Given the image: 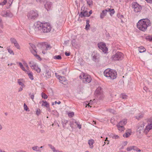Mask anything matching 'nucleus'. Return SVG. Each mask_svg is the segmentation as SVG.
I'll list each match as a JSON object with an SVG mask.
<instances>
[{
    "label": "nucleus",
    "mask_w": 152,
    "mask_h": 152,
    "mask_svg": "<svg viewBox=\"0 0 152 152\" xmlns=\"http://www.w3.org/2000/svg\"><path fill=\"white\" fill-rule=\"evenodd\" d=\"M51 27L49 23H42L37 21L34 23L29 28V31L33 33L35 31H40L43 33L49 32L51 30Z\"/></svg>",
    "instance_id": "obj_1"
},
{
    "label": "nucleus",
    "mask_w": 152,
    "mask_h": 152,
    "mask_svg": "<svg viewBox=\"0 0 152 152\" xmlns=\"http://www.w3.org/2000/svg\"><path fill=\"white\" fill-rule=\"evenodd\" d=\"M151 25L150 21L148 19H142L139 21L137 23V27L140 30L145 31L147 27Z\"/></svg>",
    "instance_id": "obj_2"
},
{
    "label": "nucleus",
    "mask_w": 152,
    "mask_h": 152,
    "mask_svg": "<svg viewBox=\"0 0 152 152\" xmlns=\"http://www.w3.org/2000/svg\"><path fill=\"white\" fill-rule=\"evenodd\" d=\"M104 75L108 78L114 80L116 78L117 73L114 70L108 68L104 70Z\"/></svg>",
    "instance_id": "obj_3"
},
{
    "label": "nucleus",
    "mask_w": 152,
    "mask_h": 152,
    "mask_svg": "<svg viewBox=\"0 0 152 152\" xmlns=\"http://www.w3.org/2000/svg\"><path fill=\"white\" fill-rule=\"evenodd\" d=\"M38 16L37 12L36 10H31L27 14V16L29 19L34 20L37 18Z\"/></svg>",
    "instance_id": "obj_4"
},
{
    "label": "nucleus",
    "mask_w": 152,
    "mask_h": 152,
    "mask_svg": "<svg viewBox=\"0 0 152 152\" xmlns=\"http://www.w3.org/2000/svg\"><path fill=\"white\" fill-rule=\"evenodd\" d=\"M132 8L135 13L140 12L142 10L141 6L136 2H133L132 4Z\"/></svg>",
    "instance_id": "obj_5"
},
{
    "label": "nucleus",
    "mask_w": 152,
    "mask_h": 152,
    "mask_svg": "<svg viewBox=\"0 0 152 152\" xmlns=\"http://www.w3.org/2000/svg\"><path fill=\"white\" fill-rule=\"evenodd\" d=\"M124 55L121 52H118L112 57V59L114 61L121 60L124 58Z\"/></svg>",
    "instance_id": "obj_6"
},
{
    "label": "nucleus",
    "mask_w": 152,
    "mask_h": 152,
    "mask_svg": "<svg viewBox=\"0 0 152 152\" xmlns=\"http://www.w3.org/2000/svg\"><path fill=\"white\" fill-rule=\"evenodd\" d=\"M82 75L83 76V82L86 83L91 81L92 79L90 75H86L84 73H82Z\"/></svg>",
    "instance_id": "obj_7"
},
{
    "label": "nucleus",
    "mask_w": 152,
    "mask_h": 152,
    "mask_svg": "<svg viewBox=\"0 0 152 152\" xmlns=\"http://www.w3.org/2000/svg\"><path fill=\"white\" fill-rule=\"evenodd\" d=\"M98 46L99 49L102 50L104 53H106L108 50L107 48L106 47L105 43L100 42L98 43Z\"/></svg>",
    "instance_id": "obj_8"
},
{
    "label": "nucleus",
    "mask_w": 152,
    "mask_h": 152,
    "mask_svg": "<svg viewBox=\"0 0 152 152\" xmlns=\"http://www.w3.org/2000/svg\"><path fill=\"white\" fill-rule=\"evenodd\" d=\"M145 124L143 123L140 126H139L137 129V132L138 134H142L145 133V129H144Z\"/></svg>",
    "instance_id": "obj_9"
},
{
    "label": "nucleus",
    "mask_w": 152,
    "mask_h": 152,
    "mask_svg": "<svg viewBox=\"0 0 152 152\" xmlns=\"http://www.w3.org/2000/svg\"><path fill=\"white\" fill-rule=\"evenodd\" d=\"M29 44L30 45V51L33 54L37 52V49L36 46L32 43H30Z\"/></svg>",
    "instance_id": "obj_10"
},
{
    "label": "nucleus",
    "mask_w": 152,
    "mask_h": 152,
    "mask_svg": "<svg viewBox=\"0 0 152 152\" xmlns=\"http://www.w3.org/2000/svg\"><path fill=\"white\" fill-rule=\"evenodd\" d=\"M152 129V124H148L145 129V134H147L150 130Z\"/></svg>",
    "instance_id": "obj_11"
},
{
    "label": "nucleus",
    "mask_w": 152,
    "mask_h": 152,
    "mask_svg": "<svg viewBox=\"0 0 152 152\" xmlns=\"http://www.w3.org/2000/svg\"><path fill=\"white\" fill-rule=\"evenodd\" d=\"M43 75L47 78H49L51 77L50 73L49 71L45 69L43 70Z\"/></svg>",
    "instance_id": "obj_12"
},
{
    "label": "nucleus",
    "mask_w": 152,
    "mask_h": 152,
    "mask_svg": "<svg viewBox=\"0 0 152 152\" xmlns=\"http://www.w3.org/2000/svg\"><path fill=\"white\" fill-rule=\"evenodd\" d=\"M52 6L51 2L49 1H47L45 5V7L48 11L51 8Z\"/></svg>",
    "instance_id": "obj_13"
},
{
    "label": "nucleus",
    "mask_w": 152,
    "mask_h": 152,
    "mask_svg": "<svg viewBox=\"0 0 152 152\" xmlns=\"http://www.w3.org/2000/svg\"><path fill=\"white\" fill-rule=\"evenodd\" d=\"M31 68L32 69L38 72H40V69L38 67L36 64H35L34 66L33 65H31Z\"/></svg>",
    "instance_id": "obj_14"
},
{
    "label": "nucleus",
    "mask_w": 152,
    "mask_h": 152,
    "mask_svg": "<svg viewBox=\"0 0 152 152\" xmlns=\"http://www.w3.org/2000/svg\"><path fill=\"white\" fill-rule=\"evenodd\" d=\"M79 16L81 18H83L85 17H89L90 15L88 14V12L86 11L85 12H80V13L79 14Z\"/></svg>",
    "instance_id": "obj_15"
},
{
    "label": "nucleus",
    "mask_w": 152,
    "mask_h": 152,
    "mask_svg": "<svg viewBox=\"0 0 152 152\" xmlns=\"http://www.w3.org/2000/svg\"><path fill=\"white\" fill-rule=\"evenodd\" d=\"M1 15L4 17H10L11 15V14L10 12L4 11L1 13Z\"/></svg>",
    "instance_id": "obj_16"
},
{
    "label": "nucleus",
    "mask_w": 152,
    "mask_h": 152,
    "mask_svg": "<svg viewBox=\"0 0 152 152\" xmlns=\"http://www.w3.org/2000/svg\"><path fill=\"white\" fill-rule=\"evenodd\" d=\"M58 78L59 79L60 82L62 83L66 80V79L64 77H61L59 75H58Z\"/></svg>",
    "instance_id": "obj_17"
},
{
    "label": "nucleus",
    "mask_w": 152,
    "mask_h": 152,
    "mask_svg": "<svg viewBox=\"0 0 152 152\" xmlns=\"http://www.w3.org/2000/svg\"><path fill=\"white\" fill-rule=\"evenodd\" d=\"M94 143V141L93 139H91L88 140V144L89 145L90 148H92L93 147V144Z\"/></svg>",
    "instance_id": "obj_18"
},
{
    "label": "nucleus",
    "mask_w": 152,
    "mask_h": 152,
    "mask_svg": "<svg viewBox=\"0 0 152 152\" xmlns=\"http://www.w3.org/2000/svg\"><path fill=\"white\" fill-rule=\"evenodd\" d=\"M144 116V113H140L135 116L136 118L138 120L142 118Z\"/></svg>",
    "instance_id": "obj_19"
},
{
    "label": "nucleus",
    "mask_w": 152,
    "mask_h": 152,
    "mask_svg": "<svg viewBox=\"0 0 152 152\" xmlns=\"http://www.w3.org/2000/svg\"><path fill=\"white\" fill-rule=\"evenodd\" d=\"M107 12V10L102 11V12L101 14L100 17L101 19H103L106 15Z\"/></svg>",
    "instance_id": "obj_20"
},
{
    "label": "nucleus",
    "mask_w": 152,
    "mask_h": 152,
    "mask_svg": "<svg viewBox=\"0 0 152 152\" xmlns=\"http://www.w3.org/2000/svg\"><path fill=\"white\" fill-rule=\"evenodd\" d=\"M100 56L99 54L96 53L93 56V59L94 60L96 61V60L99 59Z\"/></svg>",
    "instance_id": "obj_21"
},
{
    "label": "nucleus",
    "mask_w": 152,
    "mask_h": 152,
    "mask_svg": "<svg viewBox=\"0 0 152 152\" xmlns=\"http://www.w3.org/2000/svg\"><path fill=\"white\" fill-rule=\"evenodd\" d=\"M117 126L118 130L121 132L124 130V128L123 126H120V125L117 124Z\"/></svg>",
    "instance_id": "obj_22"
},
{
    "label": "nucleus",
    "mask_w": 152,
    "mask_h": 152,
    "mask_svg": "<svg viewBox=\"0 0 152 152\" xmlns=\"http://www.w3.org/2000/svg\"><path fill=\"white\" fill-rule=\"evenodd\" d=\"M26 72H27V74H28L29 77L30 79L31 80H33L34 78L32 72L28 71Z\"/></svg>",
    "instance_id": "obj_23"
},
{
    "label": "nucleus",
    "mask_w": 152,
    "mask_h": 152,
    "mask_svg": "<svg viewBox=\"0 0 152 152\" xmlns=\"http://www.w3.org/2000/svg\"><path fill=\"white\" fill-rule=\"evenodd\" d=\"M127 123L126 120L124 119L121 121L119 122V123L118 124V125H120V126H123L125 125Z\"/></svg>",
    "instance_id": "obj_24"
},
{
    "label": "nucleus",
    "mask_w": 152,
    "mask_h": 152,
    "mask_svg": "<svg viewBox=\"0 0 152 152\" xmlns=\"http://www.w3.org/2000/svg\"><path fill=\"white\" fill-rule=\"evenodd\" d=\"M92 102L91 100H90L89 102H86L84 103V105H85L86 107L87 106H88V107H91V105L92 104Z\"/></svg>",
    "instance_id": "obj_25"
},
{
    "label": "nucleus",
    "mask_w": 152,
    "mask_h": 152,
    "mask_svg": "<svg viewBox=\"0 0 152 152\" xmlns=\"http://www.w3.org/2000/svg\"><path fill=\"white\" fill-rule=\"evenodd\" d=\"M43 103L42 104V106H43L46 107L47 108H49V104L46 101H42Z\"/></svg>",
    "instance_id": "obj_26"
},
{
    "label": "nucleus",
    "mask_w": 152,
    "mask_h": 152,
    "mask_svg": "<svg viewBox=\"0 0 152 152\" xmlns=\"http://www.w3.org/2000/svg\"><path fill=\"white\" fill-rule=\"evenodd\" d=\"M139 51L140 53H142L145 52L146 50L145 49L143 46H141L139 48Z\"/></svg>",
    "instance_id": "obj_27"
},
{
    "label": "nucleus",
    "mask_w": 152,
    "mask_h": 152,
    "mask_svg": "<svg viewBox=\"0 0 152 152\" xmlns=\"http://www.w3.org/2000/svg\"><path fill=\"white\" fill-rule=\"evenodd\" d=\"M101 88L100 87H98L96 89L95 93L97 94H99L101 93Z\"/></svg>",
    "instance_id": "obj_28"
},
{
    "label": "nucleus",
    "mask_w": 152,
    "mask_h": 152,
    "mask_svg": "<svg viewBox=\"0 0 152 152\" xmlns=\"http://www.w3.org/2000/svg\"><path fill=\"white\" fill-rule=\"evenodd\" d=\"M146 121L148 124H152V117L146 119Z\"/></svg>",
    "instance_id": "obj_29"
},
{
    "label": "nucleus",
    "mask_w": 152,
    "mask_h": 152,
    "mask_svg": "<svg viewBox=\"0 0 152 152\" xmlns=\"http://www.w3.org/2000/svg\"><path fill=\"white\" fill-rule=\"evenodd\" d=\"M18 82L19 84L22 87L24 88L25 87L24 84L21 81L20 79H18Z\"/></svg>",
    "instance_id": "obj_30"
},
{
    "label": "nucleus",
    "mask_w": 152,
    "mask_h": 152,
    "mask_svg": "<svg viewBox=\"0 0 152 152\" xmlns=\"http://www.w3.org/2000/svg\"><path fill=\"white\" fill-rule=\"evenodd\" d=\"M53 59H55L61 60L62 59L61 55H56L53 57Z\"/></svg>",
    "instance_id": "obj_31"
},
{
    "label": "nucleus",
    "mask_w": 152,
    "mask_h": 152,
    "mask_svg": "<svg viewBox=\"0 0 152 152\" xmlns=\"http://www.w3.org/2000/svg\"><path fill=\"white\" fill-rule=\"evenodd\" d=\"M107 10V12H110V15L112 16L113 15L114 12L115 11L113 9H108Z\"/></svg>",
    "instance_id": "obj_32"
},
{
    "label": "nucleus",
    "mask_w": 152,
    "mask_h": 152,
    "mask_svg": "<svg viewBox=\"0 0 152 152\" xmlns=\"http://www.w3.org/2000/svg\"><path fill=\"white\" fill-rule=\"evenodd\" d=\"M7 50H8V52L11 54L12 55H14V53L13 50L10 49V47H7Z\"/></svg>",
    "instance_id": "obj_33"
},
{
    "label": "nucleus",
    "mask_w": 152,
    "mask_h": 152,
    "mask_svg": "<svg viewBox=\"0 0 152 152\" xmlns=\"http://www.w3.org/2000/svg\"><path fill=\"white\" fill-rule=\"evenodd\" d=\"M10 40L12 43L13 44H15V43H16L17 42L16 39L13 38H11Z\"/></svg>",
    "instance_id": "obj_34"
},
{
    "label": "nucleus",
    "mask_w": 152,
    "mask_h": 152,
    "mask_svg": "<svg viewBox=\"0 0 152 152\" xmlns=\"http://www.w3.org/2000/svg\"><path fill=\"white\" fill-rule=\"evenodd\" d=\"M32 149L34 151H39V147H38L37 146H35L33 147L32 148Z\"/></svg>",
    "instance_id": "obj_35"
},
{
    "label": "nucleus",
    "mask_w": 152,
    "mask_h": 152,
    "mask_svg": "<svg viewBox=\"0 0 152 152\" xmlns=\"http://www.w3.org/2000/svg\"><path fill=\"white\" fill-rule=\"evenodd\" d=\"M111 136L114 139H117L119 138V137L118 135L114 134H112Z\"/></svg>",
    "instance_id": "obj_36"
},
{
    "label": "nucleus",
    "mask_w": 152,
    "mask_h": 152,
    "mask_svg": "<svg viewBox=\"0 0 152 152\" xmlns=\"http://www.w3.org/2000/svg\"><path fill=\"white\" fill-rule=\"evenodd\" d=\"M68 116L69 117H73L74 115V113L73 112H69L68 113Z\"/></svg>",
    "instance_id": "obj_37"
},
{
    "label": "nucleus",
    "mask_w": 152,
    "mask_h": 152,
    "mask_svg": "<svg viewBox=\"0 0 152 152\" xmlns=\"http://www.w3.org/2000/svg\"><path fill=\"white\" fill-rule=\"evenodd\" d=\"M146 39L149 41H152V35L147 36L146 37Z\"/></svg>",
    "instance_id": "obj_38"
},
{
    "label": "nucleus",
    "mask_w": 152,
    "mask_h": 152,
    "mask_svg": "<svg viewBox=\"0 0 152 152\" xmlns=\"http://www.w3.org/2000/svg\"><path fill=\"white\" fill-rule=\"evenodd\" d=\"M15 46L18 49L20 50V48L18 42L14 44Z\"/></svg>",
    "instance_id": "obj_39"
},
{
    "label": "nucleus",
    "mask_w": 152,
    "mask_h": 152,
    "mask_svg": "<svg viewBox=\"0 0 152 152\" xmlns=\"http://www.w3.org/2000/svg\"><path fill=\"white\" fill-rule=\"evenodd\" d=\"M42 97L44 99H47L48 98L47 95L45 94L42 92L41 94Z\"/></svg>",
    "instance_id": "obj_40"
},
{
    "label": "nucleus",
    "mask_w": 152,
    "mask_h": 152,
    "mask_svg": "<svg viewBox=\"0 0 152 152\" xmlns=\"http://www.w3.org/2000/svg\"><path fill=\"white\" fill-rule=\"evenodd\" d=\"M131 134L129 132H126L125 134H124L123 136L126 137H127L130 136Z\"/></svg>",
    "instance_id": "obj_41"
},
{
    "label": "nucleus",
    "mask_w": 152,
    "mask_h": 152,
    "mask_svg": "<svg viewBox=\"0 0 152 152\" xmlns=\"http://www.w3.org/2000/svg\"><path fill=\"white\" fill-rule=\"evenodd\" d=\"M77 93L79 94H83V89L82 88H79L77 90Z\"/></svg>",
    "instance_id": "obj_42"
},
{
    "label": "nucleus",
    "mask_w": 152,
    "mask_h": 152,
    "mask_svg": "<svg viewBox=\"0 0 152 152\" xmlns=\"http://www.w3.org/2000/svg\"><path fill=\"white\" fill-rule=\"evenodd\" d=\"M121 97L123 99H126L127 98V96L125 94H122L121 96Z\"/></svg>",
    "instance_id": "obj_43"
},
{
    "label": "nucleus",
    "mask_w": 152,
    "mask_h": 152,
    "mask_svg": "<svg viewBox=\"0 0 152 152\" xmlns=\"http://www.w3.org/2000/svg\"><path fill=\"white\" fill-rule=\"evenodd\" d=\"M33 54L34 55V56H35L36 58L40 60L41 59V58L37 54V52L35 53H34V54Z\"/></svg>",
    "instance_id": "obj_44"
},
{
    "label": "nucleus",
    "mask_w": 152,
    "mask_h": 152,
    "mask_svg": "<svg viewBox=\"0 0 152 152\" xmlns=\"http://www.w3.org/2000/svg\"><path fill=\"white\" fill-rule=\"evenodd\" d=\"M49 146L54 152H57V150H56L55 149V148L54 147L52 146L51 145H50Z\"/></svg>",
    "instance_id": "obj_45"
},
{
    "label": "nucleus",
    "mask_w": 152,
    "mask_h": 152,
    "mask_svg": "<svg viewBox=\"0 0 152 152\" xmlns=\"http://www.w3.org/2000/svg\"><path fill=\"white\" fill-rule=\"evenodd\" d=\"M133 148V146H130L129 147H128L126 148V150L127 151H130Z\"/></svg>",
    "instance_id": "obj_46"
},
{
    "label": "nucleus",
    "mask_w": 152,
    "mask_h": 152,
    "mask_svg": "<svg viewBox=\"0 0 152 152\" xmlns=\"http://www.w3.org/2000/svg\"><path fill=\"white\" fill-rule=\"evenodd\" d=\"M41 112V110L39 109H37L36 111V114L37 115H39Z\"/></svg>",
    "instance_id": "obj_47"
},
{
    "label": "nucleus",
    "mask_w": 152,
    "mask_h": 152,
    "mask_svg": "<svg viewBox=\"0 0 152 152\" xmlns=\"http://www.w3.org/2000/svg\"><path fill=\"white\" fill-rule=\"evenodd\" d=\"M29 64L31 67V65H33V66H34L35 64H36L35 63H34V62L33 61H30L29 62Z\"/></svg>",
    "instance_id": "obj_48"
},
{
    "label": "nucleus",
    "mask_w": 152,
    "mask_h": 152,
    "mask_svg": "<svg viewBox=\"0 0 152 152\" xmlns=\"http://www.w3.org/2000/svg\"><path fill=\"white\" fill-rule=\"evenodd\" d=\"M107 110L108 112L113 113H114L115 112V110H114L111 109H108Z\"/></svg>",
    "instance_id": "obj_49"
},
{
    "label": "nucleus",
    "mask_w": 152,
    "mask_h": 152,
    "mask_svg": "<svg viewBox=\"0 0 152 152\" xmlns=\"http://www.w3.org/2000/svg\"><path fill=\"white\" fill-rule=\"evenodd\" d=\"M7 2V0H4L2 2L0 3V5H4Z\"/></svg>",
    "instance_id": "obj_50"
},
{
    "label": "nucleus",
    "mask_w": 152,
    "mask_h": 152,
    "mask_svg": "<svg viewBox=\"0 0 152 152\" xmlns=\"http://www.w3.org/2000/svg\"><path fill=\"white\" fill-rule=\"evenodd\" d=\"M87 11L85 9V7H84L83 6L81 8V12H85L86 11Z\"/></svg>",
    "instance_id": "obj_51"
},
{
    "label": "nucleus",
    "mask_w": 152,
    "mask_h": 152,
    "mask_svg": "<svg viewBox=\"0 0 152 152\" xmlns=\"http://www.w3.org/2000/svg\"><path fill=\"white\" fill-rule=\"evenodd\" d=\"M64 123L63 122V127H64L66 125V124L68 123V121L67 120H65L64 121Z\"/></svg>",
    "instance_id": "obj_52"
},
{
    "label": "nucleus",
    "mask_w": 152,
    "mask_h": 152,
    "mask_svg": "<svg viewBox=\"0 0 152 152\" xmlns=\"http://www.w3.org/2000/svg\"><path fill=\"white\" fill-rule=\"evenodd\" d=\"M29 95L30 96V97L31 98V99H32L33 101H34V95L33 94H31V93H30L29 94Z\"/></svg>",
    "instance_id": "obj_53"
},
{
    "label": "nucleus",
    "mask_w": 152,
    "mask_h": 152,
    "mask_svg": "<svg viewBox=\"0 0 152 152\" xmlns=\"http://www.w3.org/2000/svg\"><path fill=\"white\" fill-rule=\"evenodd\" d=\"M36 1L37 2L42 3V2H44L45 1V0H36Z\"/></svg>",
    "instance_id": "obj_54"
},
{
    "label": "nucleus",
    "mask_w": 152,
    "mask_h": 152,
    "mask_svg": "<svg viewBox=\"0 0 152 152\" xmlns=\"http://www.w3.org/2000/svg\"><path fill=\"white\" fill-rule=\"evenodd\" d=\"M87 3L89 6H91L92 4V2L91 1H87Z\"/></svg>",
    "instance_id": "obj_55"
},
{
    "label": "nucleus",
    "mask_w": 152,
    "mask_h": 152,
    "mask_svg": "<svg viewBox=\"0 0 152 152\" xmlns=\"http://www.w3.org/2000/svg\"><path fill=\"white\" fill-rule=\"evenodd\" d=\"M24 109L25 110L27 111L28 109V107L25 104H24Z\"/></svg>",
    "instance_id": "obj_56"
},
{
    "label": "nucleus",
    "mask_w": 152,
    "mask_h": 152,
    "mask_svg": "<svg viewBox=\"0 0 152 152\" xmlns=\"http://www.w3.org/2000/svg\"><path fill=\"white\" fill-rule=\"evenodd\" d=\"M133 150L134 151H137L138 148L134 146H133Z\"/></svg>",
    "instance_id": "obj_57"
},
{
    "label": "nucleus",
    "mask_w": 152,
    "mask_h": 152,
    "mask_svg": "<svg viewBox=\"0 0 152 152\" xmlns=\"http://www.w3.org/2000/svg\"><path fill=\"white\" fill-rule=\"evenodd\" d=\"M14 0H8V3L10 4H11Z\"/></svg>",
    "instance_id": "obj_58"
},
{
    "label": "nucleus",
    "mask_w": 152,
    "mask_h": 152,
    "mask_svg": "<svg viewBox=\"0 0 152 152\" xmlns=\"http://www.w3.org/2000/svg\"><path fill=\"white\" fill-rule=\"evenodd\" d=\"M20 68L23 71L25 72H27V71L26 69L23 66L22 67H21Z\"/></svg>",
    "instance_id": "obj_59"
},
{
    "label": "nucleus",
    "mask_w": 152,
    "mask_h": 152,
    "mask_svg": "<svg viewBox=\"0 0 152 152\" xmlns=\"http://www.w3.org/2000/svg\"><path fill=\"white\" fill-rule=\"evenodd\" d=\"M90 26V25L89 24H86V30H88L89 29Z\"/></svg>",
    "instance_id": "obj_60"
},
{
    "label": "nucleus",
    "mask_w": 152,
    "mask_h": 152,
    "mask_svg": "<svg viewBox=\"0 0 152 152\" xmlns=\"http://www.w3.org/2000/svg\"><path fill=\"white\" fill-rule=\"evenodd\" d=\"M147 2L152 3V0H145Z\"/></svg>",
    "instance_id": "obj_61"
},
{
    "label": "nucleus",
    "mask_w": 152,
    "mask_h": 152,
    "mask_svg": "<svg viewBox=\"0 0 152 152\" xmlns=\"http://www.w3.org/2000/svg\"><path fill=\"white\" fill-rule=\"evenodd\" d=\"M65 54L66 56H69L70 55V53H67L66 52H65Z\"/></svg>",
    "instance_id": "obj_62"
},
{
    "label": "nucleus",
    "mask_w": 152,
    "mask_h": 152,
    "mask_svg": "<svg viewBox=\"0 0 152 152\" xmlns=\"http://www.w3.org/2000/svg\"><path fill=\"white\" fill-rule=\"evenodd\" d=\"M77 127L79 129H80L81 128V125L79 124H77Z\"/></svg>",
    "instance_id": "obj_63"
},
{
    "label": "nucleus",
    "mask_w": 152,
    "mask_h": 152,
    "mask_svg": "<svg viewBox=\"0 0 152 152\" xmlns=\"http://www.w3.org/2000/svg\"><path fill=\"white\" fill-rule=\"evenodd\" d=\"M23 88L22 87H20L18 91L20 92L22 91L23 90Z\"/></svg>",
    "instance_id": "obj_64"
}]
</instances>
